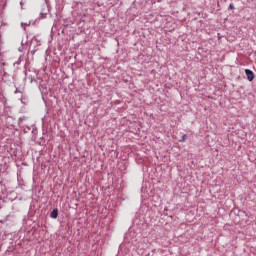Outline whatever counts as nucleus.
Instances as JSON below:
<instances>
[{
  "mask_svg": "<svg viewBox=\"0 0 256 256\" xmlns=\"http://www.w3.org/2000/svg\"><path fill=\"white\" fill-rule=\"evenodd\" d=\"M245 73L247 75V78L249 81H254V78H255V74L253 71L249 70V69H246L245 70Z\"/></svg>",
  "mask_w": 256,
  "mask_h": 256,
  "instance_id": "nucleus-1",
  "label": "nucleus"
},
{
  "mask_svg": "<svg viewBox=\"0 0 256 256\" xmlns=\"http://www.w3.org/2000/svg\"><path fill=\"white\" fill-rule=\"evenodd\" d=\"M57 216H58V210H57V209H54V210L51 212L50 217H51L52 219H56Z\"/></svg>",
  "mask_w": 256,
  "mask_h": 256,
  "instance_id": "nucleus-2",
  "label": "nucleus"
},
{
  "mask_svg": "<svg viewBox=\"0 0 256 256\" xmlns=\"http://www.w3.org/2000/svg\"><path fill=\"white\" fill-rule=\"evenodd\" d=\"M229 8L230 9H234V6L232 4H230Z\"/></svg>",
  "mask_w": 256,
  "mask_h": 256,
  "instance_id": "nucleus-3",
  "label": "nucleus"
},
{
  "mask_svg": "<svg viewBox=\"0 0 256 256\" xmlns=\"http://www.w3.org/2000/svg\"><path fill=\"white\" fill-rule=\"evenodd\" d=\"M186 135L183 136V140H185Z\"/></svg>",
  "mask_w": 256,
  "mask_h": 256,
  "instance_id": "nucleus-4",
  "label": "nucleus"
}]
</instances>
